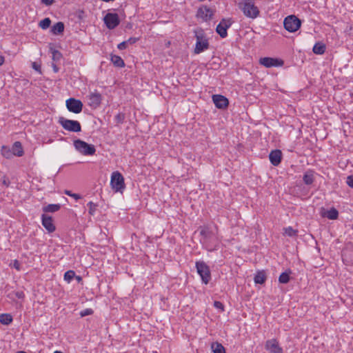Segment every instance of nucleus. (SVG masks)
Segmentation results:
<instances>
[{
	"instance_id": "34",
	"label": "nucleus",
	"mask_w": 353,
	"mask_h": 353,
	"mask_svg": "<svg viewBox=\"0 0 353 353\" xmlns=\"http://www.w3.org/2000/svg\"><path fill=\"white\" fill-rule=\"evenodd\" d=\"M88 206L89 207V214L93 216L97 210V205L92 201H90L88 203Z\"/></svg>"
},
{
	"instance_id": "36",
	"label": "nucleus",
	"mask_w": 353,
	"mask_h": 353,
	"mask_svg": "<svg viewBox=\"0 0 353 353\" xmlns=\"http://www.w3.org/2000/svg\"><path fill=\"white\" fill-rule=\"evenodd\" d=\"M10 266L19 271L21 270V264L18 260H14L10 264Z\"/></svg>"
},
{
	"instance_id": "1",
	"label": "nucleus",
	"mask_w": 353,
	"mask_h": 353,
	"mask_svg": "<svg viewBox=\"0 0 353 353\" xmlns=\"http://www.w3.org/2000/svg\"><path fill=\"white\" fill-rule=\"evenodd\" d=\"M243 14L250 19H256L260 15L259 7L254 0H241L238 4Z\"/></svg>"
},
{
	"instance_id": "44",
	"label": "nucleus",
	"mask_w": 353,
	"mask_h": 353,
	"mask_svg": "<svg viewBox=\"0 0 353 353\" xmlns=\"http://www.w3.org/2000/svg\"><path fill=\"white\" fill-rule=\"evenodd\" d=\"M71 196L72 198H74L75 200H78V199H79L81 198L79 194H74V193H72V194H71Z\"/></svg>"
},
{
	"instance_id": "15",
	"label": "nucleus",
	"mask_w": 353,
	"mask_h": 353,
	"mask_svg": "<svg viewBox=\"0 0 353 353\" xmlns=\"http://www.w3.org/2000/svg\"><path fill=\"white\" fill-rule=\"evenodd\" d=\"M42 225L48 230V232H52L55 230V226L51 216L42 215Z\"/></svg>"
},
{
	"instance_id": "46",
	"label": "nucleus",
	"mask_w": 353,
	"mask_h": 353,
	"mask_svg": "<svg viewBox=\"0 0 353 353\" xmlns=\"http://www.w3.org/2000/svg\"><path fill=\"white\" fill-rule=\"evenodd\" d=\"M53 70L55 72H57L59 71L58 67L55 64H52Z\"/></svg>"
},
{
	"instance_id": "6",
	"label": "nucleus",
	"mask_w": 353,
	"mask_h": 353,
	"mask_svg": "<svg viewBox=\"0 0 353 353\" xmlns=\"http://www.w3.org/2000/svg\"><path fill=\"white\" fill-rule=\"evenodd\" d=\"M301 22L299 18L294 15L287 17L283 21L284 28L290 32H294L298 30L301 26Z\"/></svg>"
},
{
	"instance_id": "50",
	"label": "nucleus",
	"mask_w": 353,
	"mask_h": 353,
	"mask_svg": "<svg viewBox=\"0 0 353 353\" xmlns=\"http://www.w3.org/2000/svg\"><path fill=\"white\" fill-rule=\"evenodd\" d=\"M54 353H63V352H62L61 351L56 350V351L54 352Z\"/></svg>"
},
{
	"instance_id": "25",
	"label": "nucleus",
	"mask_w": 353,
	"mask_h": 353,
	"mask_svg": "<svg viewBox=\"0 0 353 353\" xmlns=\"http://www.w3.org/2000/svg\"><path fill=\"white\" fill-rule=\"evenodd\" d=\"M61 208L59 204H49L43 207V210L46 212H55L58 211Z\"/></svg>"
},
{
	"instance_id": "43",
	"label": "nucleus",
	"mask_w": 353,
	"mask_h": 353,
	"mask_svg": "<svg viewBox=\"0 0 353 353\" xmlns=\"http://www.w3.org/2000/svg\"><path fill=\"white\" fill-rule=\"evenodd\" d=\"M15 296L18 298V299H23L25 295H24V293L23 292H17L15 293Z\"/></svg>"
},
{
	"instance_id": "48",
	"label": "nucleus",
	"mask_w": 353,
	"mask_h": 353,
	"mask_svg": "<svg viewBox=\"0 0 353 353\" xmlns=\"http://www.w3.org/2000/svg\"><path fill=\"white\" fill-rule=\"evenodd\" d=\"M3 183L6 185H8L9 183L7 182V181L6 179L3 180Z\"/></svg>"
},
{
	"instance_id": "3",
	"label": "nucleus",
	"mask_w": 353,
	"mask_h": 353,
	"mask_svg": "<svg viewBox=\"0 0 353 353\" xmlns=\"http://www.w3.org/2000/svg\"><path fill=\"white\" fill-rule=\"evenodd\" d=\"M196 42L195 44L194 53L200 54L208 49L209 43L201 30L195 31Z\"/></svg>"
},
{
	"instance_id": "41",
	"label": "nucleus",
	"mask_w": 353,
	"mask_h": 353,
	"mask_svg": "<svg viewBox=\"0 0 353 353\" xmlns=\"http://www.w3.org/2000/svg\"><path fill=\"white\" fill-rule=\"evenodd\" d=\"M32 68L37 72H41V65L36 62L32 63Z\"/></svg>"
},
{
	"instance_id": "42",
	"label": "nucleus",
	"mask_w": 353,
	"mask_h": 353,
	"mask_svg": "<svg viewBox=\"0 0 353 353\" xmlns=\"http://www.w3.org/2000/svg\"><path fill=\"white\" fill-rule=\"evenodd\" d=\"M54 2V0H41V3L46 6H50Z\"/></svg>"
},
{
	"instance_id": "23",
	"label": "nucleus",
	"mask_w": 353,
	"mask_h": 353,
	"mask_svg": "<svg viewBox=\"0 0 353 353\" xmlns=\"http://www.w3.org/2000/svg\"><path fill=\"white\" fill-rule=\"evenodd\" d=\"M111 61L117 67L122 68L125 65L123 60L117 55H112Z\"/></svg>"
},
{
	"instance_id": "24",
	"label": "nucleus",
	"mask_w": 353,
	"mask_h": 353,
	"mask_svg": "<svg viewBox=\"0 0 353 353\" xmlns=\"http://www.w3.org/2000/svg\"><path fill=\"white\" fill-rule=\"evenodd\" d=\"M12 321V317L9 314H0V323L3 325H9Z\"/></svg>"
},
{
	"instance_id": "14",
	"label": "nucleus",
	"mask_w": 353,
	"mask_h": 353,
	"mask_svg": "<svg viewBox=\"0 0 353 353\" xmlns=\"http://www.w3.org/2000/svg\"><path fill=\"white\" fill-rule=\"evenodd\" d=\"M212 100L216 108L223 109L228 105V100L226 97L221 94H214L212 96Z\"/></svg>"
},
{
	"instance_id": "17",
	"label": "nucleus",
	"mask_w": 353,
	"mask_h": 353,
	"mask_svg": "<svg viewBox=\"0 0 353 353\" xmlns=\"http://www.w3.org/2000/svg\"><path fill=\"white\" fill-rule=\"evenodd\" d=\"M12 155L21 157L23 154V150L21 143L19 141H16L12 148Z\"/></svg>"
},
{
	"instance_id": "37",
	"label": "nucleus",
	"mask_w": 353,
	"mask_h": 353,
	"mask_svg": "<svg viewBox=\"0 0 353 353\" xmlns=\"http://www.w3.org/2000/svg\"><path fill=\"white\" fill-rule=\"evenodd\" d=\"M138 41V39L136 37H130L128 40L125 41L127 42V45H132Z\"/></svg>"
},
{
	"instance_id": "5",
	"label": "nucleus",
	"mask_w": 353,
	"mask_h": 353,
	"mask_svg": "<svg viewBox=\"0 0 353 353\" xmlns=\"http://www.w3.org/2000/svg\"><path fill=\"white\" fill-rule=\"evenodd\" d=\"M59 123L65 130L79 132L81 130V126L79 121L74 120H70L64 117H60Z\"/></svg>"
},
{
	"instance_id": "21",
	"label": "nucleus",
	"mask_w": 353,
	"mask_h": 353,
	"mask_svg": "<svg viewBox=\"0 0 353 353\" xmlns=\"http://www.w3.org/2000/svg\"><path fill=\"white\" fill-rule=\"evenodd\" d=\"M64 30V25L62 22H57L55 23L51 29L52 32L54 34H59L63 32Z\"/></svg>"
},
{
	"instance_id": "47",
	"label": "nucleus",
	"mask_w": 353,
	"mask_h": 353,
	"mask_svg": "<svg viewBox=\"0 0 353 353\" xmlns=\"http://www.w3.org/2000/svg\"><path fill=\"white\" fill-rule=\"evenodd\" d=\"M65 194L68 195V196H71V194H72V193L70 191H69V190H65Z\"/></svg>"
},
{
	"instance_id": "20",
	"label": "nucleus",
	"mask_w": 353,
	"mask_h": 353,
	"mask_svg": "<svg viewBox=\"0 0 353 353\" xmlns=\"http://www.w3.org/2000/svg\"><path fill=\"white\" fill-rule=\"evenodd\" d=\"M211 349L213 353H225L224 347L219 343H212L211 345Z\"/></svg>"
},
{
	"instance_id": "52",
	"label": "nucleus",
	"mask_w": 353,
	"mask_h": 353,
	"mask_svg": "<svg viewBox=\"0 0 353 353\" xmlns=\"http://www.w3.org/2000/svg\"><path fill=\"white\" fill-rule=\"evenodd\" d=\"M117 117H118V119H120V115H118Z\"/></svg>"
},
{
	"instance_id": "27",
	"label": "nucleus",
	"mask_w": 353,
	"mask_h": 353,
	"mask_svg": "<svg viewBox=\"0 0 353 353\" xmlns=\"http://www.w3.org/2000/svg\"><path fill=\"white\" fill-rule=\"evenodd\" d=\"M303 181L307 185H310L314 181V175L312 172H307L303 175Z\"/></svg>"
},
{
	"instance_id": "28",
	"label": "nucleus",
	"mask_w": 353,
	"mask_h": 353,
	"mask_svg": "<svg viewBox=\"0 0 353 353\" xmlns=\"http://www.w3.org/2000/svg\"><path fill=\"white\" fill-rule=\"evenodd\" d=\"M1 152L2 155L7 159L10 158L12 155V150L7 146H2Z\"/></svg>"
},
{
	"instance_id": "22",
	"label": "nucleus",
	"mask_w": 353,
	"mask_h": 353,
	"mask_svg": "<svg viewBox=\"0 0 353 353\" xmlns=\"http://www.w3.org/2000/svg\"><path fill=\"white\" fill-rule=\"evenodd\" d=\"M314 54H323L325 50V46L321 43H316L312 49Z\"/></svg>"
},
{
	"instance_id": "26",
	"label": "nucleus",
	"mask_w": 353,
	"mask_h": 353,
	"mask_svg": "<svg viewBox=\"0 0 353 353\" xmlns=\"http://www.w3.org/2000/svg\"><path fill=\"white\" fill-rule=\"evenodd\" d=\"M266 277L264 272H259L254 276V282L259 284H263L265 281Z\"/></svg>"
},
{
	"instance_id": "40",
	"label": "nucleus",
	"mask_w": 353,
	"mask_h": 353,
	"mask_svg": "<svg viewBox=\"0 0 353 353\" xmlns=\"http://www.w3.org/2000/svg\"><path fill=\"white\" fill-rule=\"evenodd\" d=\"M128 45H127V42H125V41L120 43L119 44H118L117 46V48L119 49V50H124L127 48Z\"/></svg>"
},
{
	"instance_id": "45",
	"label": "nucleus",
	"mask_w": 353,
	"mask_h": 353,
	"mask_svg": "<svg viewBox=\"0 0 353 353\" xmlns=\"http://www.w3.org/2000/svg\"><path fill=\"white\" fill-rule=\"evenodd\" d=\"M5 58L3 56L0 55V66L4 63Z\"/></svg>"
},
{
	"instance_id": "4",
	"label": "nucleus",
	"mask_w": 353,
	"mask_h": 353,
	"mask_svg": "<svg viewBox=\"0 0 353 353\" xmlns=\"http://www.w3.org/2000/svg\"><path fill=\"white\" fill-rule=\"evenodd\" d=\"M74 146L79 153L83 155H93L96 152L93 145L88 144L80 139L74 141Z\"/></svg>"
},
{
	"instance_id": "18",
	"label": "nucleus",
	"mask_w": 353,
	"mask_h": 353,
	"mask_svg": "<svg viewBox=\"0 0 353 353\" xmlns=\"http://www.w3.org/2000/svg\"><path fill=\"white\" fill-rule=\"evenodd\" d=\"M90 103L93 105H98L100 104L101 103V96L99 93L95 92H92L90 94Z\"/></svg>"
},
{
	"instance_id": "10",
	"label": "nucleus",
	"mask_w": 353,
	"mask_h": 353,
	"mask_svg": "<svg viewBox=\"0 0 353 353\" xmlns=\"http://www.w3.org/2000/svg\"><path fill=\"white\" fill-rule=\"evenodd\" d=\"M231 25L232 22L230 19H222L217 25L216 31L221 38H225L228 35L227 30Z\"/></svg>"
},
{
	"instance_id": "33",
	"label": "nucleus",
	"mask_w": 353,
	"mask_h": 353,
	"mask_svg": "<svg viewBox=\"0 0 353 353\" xmlns=\"http://www.w3.org/2000/svg\"><path fill=\"white\" fill-rule=\"evenodd\" d=\"M279 281L281 283H287L290 281L289 274L287 272H283L279 278Z\"/></svg>"
},
{
	"instance_id": "49",
	"label": "nucleus",
	"mask_w": 353,
	"mask_h": 353,
	"mask_svg": "<svg viewBox=\"0 0 353 353\" xmlns=\"http://www.w3.org/2000/svg\"><path fill=\"white\" fill-rule=\"evenodd\" d=\"M76 279H77L78 281L81 280V278L79 276H76Z\"/></svg>"
},
{
	"instance_id": "7",
	"label": "nucleus",
	"mask_w": 353,
	"mask_h": 353,
	"mask_svg": "<svg viewBox=\"0 0 353 353\" xmlns=\"http://www.w3.org/2000/svg\"><path fill=\"white\" fill-rule=\"evenodd\" d=\"M196 268L202 281L205 284H208L211 279L209 267L203 261H197L196 263Z\"/></svg>"
},
{
	"instance_id": "29",
	"label": "nucleus",
	"mask_w": 353,
	"mask_h": 353,
	"mask_svg": "<svg viewBox=\"0 0 353 353\" xmlns=\"http://www.w3.org/2000/svg\"><path fill=\"white\" fill-rule=\"evenodd\" d=\"M50 23H51L50 19L49 18H45L44 19L41 20L39 22V26L42 29L46 30L50 27Z\"/></svg>"
},
{
	"instance_id": "8",
	"label": "nucleus",
	"mask_w": 353,
	"mask_h": 353,
	"mask_svg": "<svg viewBox=\"0 0 353 353\" xmlns=\"http://www.w3.org/2000/svg\"><path fill=\"white\" fill-rule=\"evenodd\" d=\"M103 21L106 27L110 30L115 28L120 23L118 14L112 12L106 14L103 18Z\"/></svg>"
},
{
	"instance_id": "19",
	"label": "nucleus",
	"mask_w": 353,
	"mask_h": 353,
	"mask_svg": "<svg viewBox=\"0 0 353 353\" xmlns=\"http://www.w3.org/2000/svg\"><path fill=\"white\" fill-rule=\"evenodd\" d=\"M323 216L330 220H335L338 218L339 212L335 208H332L330 210L325 212Z\"/></svg>"
},
{
	"instance_id": "31",
	"label": "nucleus",
	"mask_w": 353,
	"mask_h": 353,
	"mask_svg": "<svg viewBox=\"0 0 353 353\" xmlns=\"http://www.w3.org/2000/svg\"><path fill=\"white\" fill-rule=\"evenodd\" d=\"M51 52H52L53 61H59L62 58V54L59 51L52 49Z\"/></svg>"
},
{
	"instance_id": "2",
	"label": "nucleus",
	"mask_w": 353,
	"mask_h": 353,
	"mask_svg": "<svg viewBox=\"0 0 353 353\" xmlns=\"http://www.w3.org/2000/svg\"><path fill=\"white\" fill-rule=\"evenodd\" d=\"M110 185L116 192H123L125 188L124 178L119 172L115 171L112 173Z\"/></svg>"
},
{
	"instance_id": "13",
	"label": "nucleus",
	"mask_w": 353,
	"mask_h": 353,
	"mask_svg": "<svg viewBox=\"0 0 353 353\" xmlns=\"http://www.w3.org/2000/svg\"><path fill=\"white\" fill-rule=\"evenodd\" d=\"M265 349L271 353H283L282 348L279 346L276 339H270L266 341Z\"/></svg>"
},
{
	"instance_id": "32",
	"label": "nucleus",
	"mask_w": 353,
	"mask_h": 353,
	"mask_svg": "<svg viewBox=\"0 0 353 353\" xmlns=\"http://www.w3.org/2000/svg\"><path fill=\"white\" fill-rule=\"evenodd\" d=\"M284 233L288 236H294L296 235L297 232L290 226L284 228Z\"/></svg>"
},
{
	"instance_id": "11",
	"label": "nucleus",
	"mask_w": 353,
	"mask_h": 353,
	"mask_svg": "<svg viewBox=\"0 0 353 353\" xmlns=\"http://www.w3.org/2000/svg\"><path fill=\"white\" fill-rule=\"evenodd\" d=\"M259 63L265 68L281 66L283 63L281 60L271 57L261 58Z\"/></svg>"
},
{
	"instance_id": "12",
	"label": "nucleus",
	"mask_w": 353,
	"mask_h": 353,
	"mask_svg": "<svg viewBox=\"0 0 353 353\" xmlns=\"http://www.w3.org/2000/svg\"><path fill=\"white\" fill-rule=\"evenodd\" d=\"M213 11L208 7L203 6L199 8L196 14L198 18L201 19L204 21H207L212 19Z\"/></svg>"
},
{
	"instance_id": "38",
	"label": "nucleus",
	"mask_w": 353,
	"mask_h": 353,
	"mask_svg": "<svg viewBox=\"0 0 353 353\" xmlns=\"http://www.w3.org/2000/svg\"><path fill=\"white\" fill-rule=\"evenodd\" d=\"M346 183L350 187L353 188V175L347 176Z\"/></svg>"
},
{
	"instance_id": "51",
	"label": "nucleus",
	"mask_w": 353,
	"mask_h": 353,
	"mask_svg": "<svg viewBox=\"0 0 353 353\" xmlns=\"http://www.w3.org/2000/svg\"><path fill=\"white\" fill-rule=\"evenodd\" d=\"M17 353H26V352H23V351H20V352H17Z\"/></svg>"
},
{
	"instance_id": "9",
	"label": "nucleus",
	"mask_w": 353,
	"mask_h": 353,
	"mask_svg": "<svg viewBox=\"0 0 353 353\" xmlns=\"http://www.w3.org/2000/svg\"><path fill=\"white\" fill-rule=\"evenodd\" d=\"M66 107L70 112L78 114L82 110L83 103L79 100L74 98H70L66 100Z\"/></svg>"
},
{
	"instance_id": "39",
	"label": "nucleus",
	"mask_w": 353,
	"mask_h": 353,
	"mask_svg": "<svg viewBox=\"0 0 353 353\" xmlns=\"http://www.w3.org/2000/svg\"><path fill=\"white\" fill-rule=\"evenodd\" d=\"M214 305L216 308L219 309L221 311L223 310V305L220 301H214Z\"/></svg>"
},
{
	"instance_id": "30",
	"label": "nucleus",
	"mask_w": 353,
	"mask_h": 353,
	"mask_svg": "<svg viewBox=\"0 0 353 353\" xmlns=\"http://www.w3.org/2000/svg\"><path fill=\"white\" fill-rule=\"evenodd\" d=\"M75 276V272L73 270H68L64 274V279L68 283H70Z\"/></svg>"
},
{
	"instance_id": "35",
	"label": "nucleus",
	"mask_w": 353,
	"mask_h": 353,
	"mask_svg": "<svg viewBox=\"0 0 353 353\" xmlns=\"http://www.w3.org/2000/svg\"><path fill=\"white\" fill-rule=\"evenodd\" d=\"M93 313V310L90 308L85 309L80 312L81 316L83 317L88 315H91Z\"/></svg>"
},
{
	"instance_id": "16",
	"label": "nucleus",
	"mask_w": 353,
	"mask_h": 353,
	"mask_svg": "<svg viewBox=\"0 0 353 353\" xmlns=\"http://www.w3.org/2000/svg\"><path fill=\"white\" fill-rule=\"evenodd\" d=\"M281 152L279 150H275L270 152L269 155L271 163L275 166L278 165L281 161Z\"/></svg>"
}]
</instances>
